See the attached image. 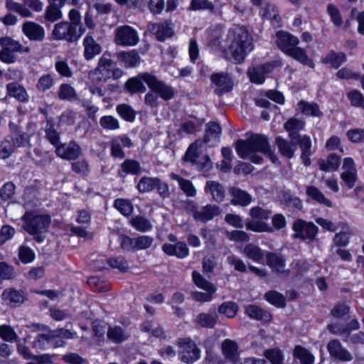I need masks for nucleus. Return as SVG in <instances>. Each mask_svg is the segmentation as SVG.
Wrapping results in <instances>:
<instances>
[{"instance_id":"48","label":"nucleus","mask_w":364,"mask_h":364,"mask_svg":"<svg viewBox=\"0 0 364 364\" xmlns=\"http://www.w3.org/2000/svg\"><path fill=\"white\" fill-rule=\"evenodd\" d=\"M132 228L139 232H147L152 228L150 220L142 215H136L129 221Z\"/></svg>"},{"instance_id":"59","label":"nucleus","mask_w":364,"mask_h":364,"mask_svg":"<svg viewBox=\"0 0 364 364\" xmlns=\"http://www.w3.org/2000/svg\"><path fill=\"white\" fill-rule=\"evenodd\" d=\"M114 205L124 215H129L133 211L132 203L128 200L116 199Z\"/></svg>"},{"instance_id":"37","label":"nucleus","mask_w":364,"mask_h":364,"mask_svg":"<svg viewBox=\"0 0 364 364\" xmlns=\"http://www.w3.org/2000/svg\"><path fill=\"white\" fill-rule=\"evenodd\" d=\"M170 176L178 182L180 188L187 196L194 197L196 195V189L191 181L183 178L175 173H171Z\"/></svg>"},{"instance_id":"19","label":"nucleus","mask_w":364,"mask_h":364,"mask_svg":"<svg viewBox=\"0 0 364 364\" xmlns=\"http://www.w3.org/2000/svg\"><path fill=\"white\" fill-rule=\"evenodd\" d=\"M11 142L14 146L24 147L29 144V136L16 124L10 122L9 124Z\"/></svg>"},{"instance_id":"62","label":"nucleus","mask_w":364,"mask_h":364,"mask_svg":"<svg viewBox=\"0 0 364 364\" xmlns=\"http://www.w3.org/2000/svg\"><path fill=\"white\" fill-rule=\"evenodd\" d=\"M206 134L204 137V141L205 143L210 141L212 138H216L221 132V128L220 125L216 122H210L208 124L206 129Z\"/></svg>"},{"instance_id":"31","label":"nucleus","mask_w":364,"mask_h":364,"mask_svg":"<svg viewBox=\"0 0 364 364\" xmlns=\"http://www.w3.org/2000/svg\"><path fill=\"white\" fill-rule=\"evenodd\" d=\"M117 59L123 63L125 66L130 68L137 66L140 62L139 54L136 50L122 51L117 54Z\"/></svg>"},{"instance_id":"21","label":"nucleus","mask_w":364,"mask_h":364,"mask_svg":"<svg viewBox=\"0 0 364 364\" xmlns=\"http://www.w3.org/2000/svg\"><path fill=\"white\" fill-rule=\"evenodd\" d=\"M162 250L169 256H176L179 259H184L189 255V250L184 242H178L174 245L164 243Z\"/></svg>"},{"instance_id":"3","label":"nucleus","mask_w":364,"mask_h":364,"mask_svg":"<svg viewBox=\"0 0 364 364\" xmlns=\"http://www.w3.org/2000/svg\"><path fill=\"white\" fill-rule=\"evenodd\" d=\"M299 43V38L289 33L281 31L277 34L276 44L279 49L301 64L314 68V63L308 56L306 51L297 46Z\"/></svg>"},{"instance_id":"4","label":"nucleus","mask_w":364,"mask_h":364,"mask_svg":"<svg viewBox=\"0 0 364 364\" xmlns=\"http://www.w3.org/2000/svg\"><path fill=\"white\" fill-rule=\"evenodd\" d=\"M22 220L26 223L23 226L24 230L30 235L33 236L37 242H43L45 238V233L51 223V219L48 215H36L32 217L26 213Z\"/></svg>"},{"instance_id":"1","label":"nucleus","mask_w":364,"mask_h":364,"mask_svg":"<svg viewBox=\"0 0 364 364\" xmlns=\"http://www.w3.org/2000/svg\"><path fill=\"white\" fill-rule=\"evenodd\" d=\"M235 149L240 158L249 159L255 164H260L263 160L262 156L256 154L257 151L267 155L273 163L277 161V157L269 146L268 138L263 134H251L246 140L238 139L235 142Z\"/></svg>"},{"instance_id":"27","label":"nucleus","mask_w":364,"mask_h":364,"mask_svg":"<svg viewBox=\"0 0 364 364\" xmlns=\"http://www.w3.org/2000/svg\"><path fill=\"white\" fill-rule=\"evenodd\" d=\"M317 163L319 168L322 171H336L341 164V157L335 153H331L326 160L319 159Z\"/></svg>"},{"instance_id":"20","label":"nucleus","mask_w":364,"mask_h":364,"mask_svg":"<svg viewBox=\"0 0 364 364\" xmlns=\"http://www.w3.org/2000/svg\"><path fill=\"white\" fill-rule=\"evenodd\" d=\"M1 299L11 306H18L24 302L26 296L21 290L9 288L3 291Z\"/></svg>"},{"instance_id":"6","label":"nucleus","mask_w":364,"mask_h":364,"mask_svg":"<svg viewBox=\"0 0 364 364\" xmlns=\"http://www.w3.org/2000/svg\"><path fill=\"white\" fill-rule=\"evenodd\" d=\"M186 211L191 214L195 220L207 223L219 215L221 209L216 205H207L198 208L193 201H188L186 206Z\"/></svg>"},{"instance_id":"2","label":"nucleus","mask_w":364,"mask_h":364,"mask_svg":"<svg viewBox=\"0 0 364 364\" xmlns=\"http://www.w3.org/2000/svg\"><path fill=\"white\" fill-rule=\"evenodd\" d=\"M228 50L236 63H242L253 49L252 38L244 26H235L228 31Z\"/></svg>"},{"instance_id":"30","label":"nucleus","mask_w":364,"mask_h":364,"mask_svg":"<svg viewBox=\"0 0 364 364\" xmlns=\"http://www.w3.org/2000/svg\"><path fill=\"white\" fill-rule=\"evenodd\" d=\"M275 144L277 146L279 152L283 156L287 159H291L294 156L296 150V146L289 141H287L281 136H277L275 139Z\"/></svg>"},{"instance_id":"49","label":"nucleus","mask_w":364,"mask_h":364,"mask_svg":"<svg viewBox=\"0 0 364 364\" xmlns=\"http://www.w3.org/2000/svg\"><path fill=\"white\" fill-rule=\"evenodd\" d=\"M107 334L108 338L116 343H122L129 337V335L119 326L109 327Z\"/></svg>"},{"instance_id":"55","label":"nucleus","mask_w":364,"mask_h":364,"mask_svg":"<svg viewBox=\"0 0 364 364\" xmlns=\"http://www.w3.org/2000/svg\"><path fill=\"white\" fill-rule=\"evenodd\" d=\"M0 46L1 48L13 53H18V50L21 49V43L8 36L0 38Z\"/></svg>"},{"instance_id":"16","label":"nucleus","mask_w":364,"mask_h":364,"mask_svg":"<svg viewBox=\"0 0 364 364\" xmlns=\"http://www.w3.org/2000/svg\"><path fill=\"white\" fill-rule=\"evenodd\" d=\"M327 350L330 355L342 361H350L353 360L352 354L337 339L330 341L327 344Z\"/></svg>"},{"instance_id":"36","label":"nucleus","mask_w":364,"mask_h":364,"mask_svg":"<svg viewBox=\"0 0 364 364\" xmlns=\"http://www.w3.org/2000/svg\"><path fill=\"white\" fill-rule=\"evenodd\" d=\"M55 335L52 331L38 334L33 341V347L41 350L48 349L55 341Z\"/></svg>"},{"instance_id":"15","label":"nucleus","mask_w":364,"mask_h":364,"mask_svg":"<svg viewBox=\"0 0 364 364\" xmlns=\"http://www.w3.org/2000/svg\"><path fill=\"white\" fill-rule=\"evenodd\" d=\"M289 136L292 140H297V144L301 151V159L304 166H309L311 164L310 156L314 153L311 149L312 144L310 136L307 135L301 136L299 134L294 133H290Z\"/></svg>"},{"instance_id":"56","label":"nucleus","mask_w":364,"mask_h":364,"mask_svg":"<svg viewBox=\"0 0 364 364\" xmlns=\"http://www.w3.org/2000/svg\"><path fill=\"white\" fill-rule=\"evenodd\" d=\"M238 309L237 305L232 301L225 302L218 308V312L225 315L228 318L235 316Z\"/></svg>"},{"instance_id":"41","label":"nucleus","mask_w":364,"mask_h":364,"mask_svg":"<svg viewBox=\"0 0 364 364\" xmlns=\"http://www.w3.org/2000/svg\"><path fill=\"white\" fill-rule=\"evenodd\" d=\"M55 85V79L53 74L46 73L39 77L36 84V90L40 92H46L51 90Z\"/></svg>"},{"instance_id":"46","label":"nucleus","mask_w":364,"mask_h":364,"mask_svg":"<svg viewBox=\"0 0 364 364\" xmlns=\"http://www.w3.org/2000/svg\"><path fill=\"white\" fill-rule=\"evenodd\" d=\"M156 182H159V178L143 176L139 179L136 188L141 193L150 192L156 188Z\"/></svg>"},{"instance_id":"61","label":"nucleus","mask_w":364,"mask_h":364,"mask_svg":"<svg viewBox=\"0 0 364 364\" xmlns=\"http://www.w3.org/2000/svg\"><path fill=\"white\" fill-rule=\"evenodd\" d=\"M327 12L336 26L340 27L343 24V21L340 11L334 4H330L327 6Z\"/></svg>"},{"instance_id":"17","label":"nucleus","mask_w":364,"mask_h":364,"mask_svg":"<svg viewBox=\"0 0 364 364\" xmlns=\"http://www.w3.org/2000/svg\"><path fill=\"white\" fill-rule=\"evenodd\" d=\"M210 80L219 87L215 90V94L219 96L230 91L233 87L232 80L225 73H214L210 76Z\"/></svg>"},{"instance_id":"28","label":"nucleus","mask_w":364,"mask_h":364,"mask_svg":"<svg viewBox=\"0 0 364 364\" xmlns=\"http://www.w3.org/2000/svg\"><path fill=\"white\" fill-rule=\"evenodd\" d=\"M338 225H341L342 231L336 233L333 239L334 245L331 246V250L333 251L334 246L343 247L348 244L350 237L353 234L350 228L343 223H340Z\"/></svg>"},{"instance_id":"33","label":"nucleus","mask_w":364,"mask_h":364,"mask_svg":"<svg viewBox=\"0 0 364 364\" xmlns=\"http://www.w3.org/2000/svg\"><path fill=\"white\" fill-rule=\"evenodd\" d=\"M150 30L154 33L159 41H163L173 35L172 28L168 22L151 24Z\"/></svg>"},{"instance_id":"43","label":"nucleus","mask_w":364,"mask_h":364,"mask_svg":"<svg viewBox=\"0 0 364 364\" xmlns=\"http://www.w3.org/2000/svg\"><path fill=\"white\" fill-rule=\"evenodd\" d=\"M298 108L304 114L306 115L318 117H321L323 116V113L320 110L318 105L314 102L309 103L301 100L298 103Z\"/></svg>"},{"instance_id":"47","label":"nucleus","mask_w":364,"mask_h":364,"mask_svg":"<svg viewBox=\"0 0 364 364\" xmlns=\"http://www.w3.org/2000/svg\"><path fill=\"white\" fill-rule=\"evenodd\" d=\"M306 194L316 202L323 204L327 207H332V202L326 198L321 191L316 186H310L306 188Z\"/></svg>"},{"instance_id":"38","label":"nucleus","mask_w":364,"mask_h":364,"mask_svg":"<svg viewBox=\"0 0 364 364\" xmlns=\"http://www.w3.org/2000/svg\"><path fill=\"white\" fill-rule=\"evenodd\" d=\"M242 252L246 257L256 262H259L264 257L263 250L253 243L246 245Z\"/></svg>"},{"instance_id":"22","label":"nucleus","mask_w":364,"mask_h":364,"mask_svg":"<svg viewBox=\"0 0 364 364\" xmlns=\"http://www.w3.org/2000/svg\"><path fill=\"white\" fill-rule=\"evenodd\" d=\"M229 194L232 197L230 203L234 205L247 206L251 203L250 194L238 187L230 188Z\"/></svg>"},{"instance_id":"58","label":"nucleus","mask_w":364,"mask_h":364,"mask_svg":"<svg viewBox=\"0 0 364 364\" xmlns=\"http://www.w3.org/2000/svg\"><path fill=\"white\" fill-rule=\"evenodd\" d=\"M18 257L23 264H28L34 260L35 252L29 247L21 245L18 249Z\"/></svg>"},{"instance_id":"29","label":"nucleus","mask_w":364,"mask_h":364,"mask_svg":"<svg viewBox=\"0 0 364 364\" xmlns=\"http://www.w3.org/2000/svg\"><path fill=\"white\" fill-rule=\"evenodd\" d=\"M144 74H149V73H143L139 74L136 77L129 78L125 83V88L130 94H136L139 92H145L146 87L144 85V82L141 77Z\"/></svg>"},{"instance_id":"5","label":"nucleus","mask_w":364,"mask_h":364,"mask_svg":"<svg viewBox=\"0 0 364 364\" xmlns=\"http://www.w3.org/2000/svg\"><path fill=\"white\" fill-rule=\"evenodd\" d=\"M115 67L116 63L112 59L111 54L109 52H105L100 58L97 67L92 71V73L97 76L96 81L105 82L112 77L114 79L119 77L122 70Z\"/></svg>"},{"instance_id":"25","label":"nucleus","mask_w":364,"mask_h":364,"mask_svg":"<svg viewBox=\"0 0 364 364\" xmlns=\"http://www.w3.org/2000/svg\"><path fill=\"white\" fill-rule=\"evenodd\" d=\"M267 264L274 271L281 273L289 274V269H284L285 259L279 254L269 252L266 256Z\"/></svg>"},{"instance_id":"7","label":"nucleus","mask_w":364,"mask_h":364,"mask_svg":"<svg viewBox=\"0 0 364 364\" xmlns=\"http://www.w3.org/2000/svg\"><path fill=\"white\" fill-rule=\"evenodd\" d=\"M85 32L82 27H76L68 21L56 23L53 30V35L56 40H65L69 43L76 42Z\"/></svg>"},{"instance_id":"12","label":"nucleus","mask_w":364,"mask_h":364,"mask_svg":"<svg viewBox=\"0 0 364 364\" xmlns=\"http://www.w3.org/2000/svg\"><path fill=\"white\" fill-rule=\"evenodd\" d=\"M282 66L279 60L265 63L262 65L253 66L248 69L247 76L251 82L255 84H263L265 81L266 75L272 73L277 68Z\"/></svg>"},{"instance_id":"18","label":"nucleus","mask_w":364,"mask_h":364,"mask_svg":"<svg viewBox=\"0 0 364 364\" xmlns=\"http://www.w3.org/2000/svg\"><path fill=\"white\" fill-rule=\"evenodd\" d=\"M24 35L31 41H42L45 38V30L33 21H26L22 25Z\"/></svg>"},{"instance_id":"32","label":"nucleus","mask_w":364,"mask_h":364,"mask_svg":"<svg viewBox=\"0 0 364 364\" xmlns=\"http://www.w3.org/2000/svg\"><path fill=\"white\" fill-rule=\"evenodd\" d=\"M222 350L227 359L233 363H237L239 353L238 346L235 341L230 339H225L222 343Z\"/></svg>"},{"instance_id":"11","label":"nucleus","mask_w":364,"mask_h":364,"mask_svg":"<svg viewBox=\"0 0 364 364\" xmlns=\"http://www.w3.org/2000/svg\"><path fill=\"white\" fill-rule=\"evenodd\" d=\"M22 1L23 4L7 0L6 6L9 10L15 11L24 18L32 16L30 9L36 12L43 10V4L41 0H22Z\"/></svg>"},{"instance_id":"39","label":"nucleus","mask_w":364,"mask_h":364,"mask_svg":"<svg viewBox=\"0 0 364 364\" xmlns=\"http://www.w3.org/2000/svg\"><path fill=\"white\" fill-rule=\"evenodd\" d=\"M8 94L17 99L20 102L28 100V95L26 89L17 82H10L6 85Z\"/></svg>"},{"instance_id":"45","label":"nucleus","mask_w":364,"mask_h":364,"mask_svg":"<svg viewBox=\"0 0 364 364\" xmlns=\"http://www.w3.org/2000/svg\"><path fill=\"white\" fill-rule=\"evenodd\" d=\"M294 356L300 360L301 364H313L315 359L314 355L309 350L301 346H295Z\"/></svg>"},{"instance_id":"40","label":"nucleus","mask_w":364,"mask_h":364,"mask_svg":"<svg viewBox=\"0 0 364 364\" xmlns=\"http://www.w3.org/2000/svg\"><path fill=\"white\" fill-rule=\"evenodd\" d=\"M0 338L6 343L21 341V338L14 328L9 324L0 325Z\"/></svg>"},{"instance_id":"64","label":"nucleus","mask_w":364,"mask_h":364,"mask_svg":"<svg viewBox=\"0 0 364 364\" xmlns=\"http://www.w3.org/2000/svg\"><path fill=\"white\" fill-rule=\"evenodd\" d=\"M304 127V122L296 118H291L284 124V128L290 133H294L301 130Z\"/></svg>"},{"instance_id":"14","label":"nucleus","mask_w":364,"mask_h":364,"mask_svg":"<svg viewBox=\"0 0 364 364\" xmlns=\"http://www.w3.org/2000/svg\"><path fill=\"white\" fill-rule=\"evenodd\" d=\"M55 152L63 159L74 161L82 154V149L75 141H70L68 143H61L57 146Z\"/></svg>"},{"instance_id":"57","label":"nucleus","mask_w":364,"mask_h":364,"mask_svg":"<svg viewBox=\"0 0 364 364\" xmlns=\"http://www.w3.org/2000/svg\"><path fill=\"white\" fill-rule=\"evenodd\" d=\"M347 98L353 107H360L364 109V96L358 90H351L347 93Z\"/></svg>"},{"instance_id":"10","label":"nucleus","mask_w":364,"mask_h":364,"mask_svg":"<svg viewBox=\"0 0 364 364\" xmlns=\"http://www.w3.org/2000/svg\"><path fill=\"white\" fill-rule=\"evenodd\" d=\"M292 235L294 239H300L303 241L312 242L316 239L318 233L317 226L312 222H308L303 219H296L292 225Z\"/></svg>"},{"instance_id":"24","label":"nucleus","mask_w":364,"mask_h":364,"mask_svg":"<svg viewBox=\"0 0 364 364\" xmlns=\"http://www.w3.org/2000/svg\"><path fill=\"white\" fill-rule=\"evenodd\" d=\"M205 192L210 194L213 200L218 203L223 201L225 196L224 186L215 181H208L205 183Z\"/></svg>"},{"instance_id":"44","label":"nucleus","mask_w":364,"mask_h":364,"mask_svg":"<svg viewBox=\"0 0 364 364\" xmlns=\"http://www.w3.org/2000/svg\"><path fill=\"white\" fill-rule=\"evenodd\" d=\"M192 279L198 288L205 291L215 292L217 291L215 286L205 279L200 273L197 271L192 272Z\"/></svg>"},{"instance_id":"26","label":"nucleus","mask_w":364,"mask_h":364,"mask_svg":"<svg viewBox=\"0 0 364 364\" xmlns=\"http://www.w3.org/2000/svg\"><path fill=\"white\" fill-rule=\"evenodd\" d=\"M142 173V168L139 161L134 159H126L121 164V171L118 175L124 177L127 174L140 175Z\"/></svg>"},{"instance_id":"34","label":"nucleus","mask_w":364,"mask_h":364,"mask_svg":"<svg viewBox=\"0 0 364 364\" xmlns=\"http://www.w3.org/2000/svg\"><path fill=\"white\" fill-rule=\"evenodd\" d=\"M218 322V315L215 312L200 313L197 315L195 323L206 328H213Z\"/></svg>"},{"instance_id":"42","label":"nucleus","mask_w":364,"mask_h":364,"mask_svg":"<svg viewBox=\"0 0 364 364\" xmlns=\"http://www.w3.org/2000/svg\"><path fill=\"white\" fill-rule=\"evenodd\" d=\"M346 61V55L344 53L331 51L323 59V63L330 64L335 69L338 68L343 63Z\"/></svg>"},{"instance_id":"53","label":"nucleus","mask_w":364,"mask_h":364,"mask_svg":"<svg viewBox=\"0 0 364 364\" xmlns=\"http://www.w3.org/2000/svg\"><path fill=\"white\" fill-rule=\"evenodd\" d=\"M264 355L272 364H282L284 359L282 350L279 348L267 349L264 351Z\"/></svg>"},{"instance_id":"23","label":"nucleus","mask_w":364,"mask_h":364,"mask_svg":"<svg viewBox=\"0 0 364 364\" xmlns=\"http://www.w3.org/2000/svg\"><path fill=\"white\" fill-rule=\"evenodd\" d=\"M82 44L84 46V57L87 60L92 59L102 51L101 46L90 34L85 36Z\"/></svg>"},{"instance_id":"51","label":"nucleus","mask_w":364,"mask_h":364,"mask_svg":"<svg viewBox=\"0 0 364 364\" xmlns=\"http://www.w3.org/2000/svg\"><path fill=\"white\" fill-rule=\"evenodd\" d=\"M61 8L62 7H60L58 6L49 4L45 10V20L53 23L60 19L63 17V14L60 11Z\"/></svg>"},{"instance_id":"63","label":"nucleus","mask_w":364,"mask_h":364,"mask_svg":"<svg viewBox=\"0 0 364 364\" xmlns=\"http://www.w3.org/2000/svg\"><path fill=\"white\" fill-rule=\"evenodd\" d=\"M200 157L198 151L197 141L192 143L188 148L184 159L186 161L191 163L193 165L198 161V159Z\"/></svg>"},{"instance_id":"35","label":"nucleus","mask_w":364,"mask_h":364,"mask_svg":"<svg viewBox=\"0 0 364 364\" xmlns=\"http://www.w3.org/2000/svg\"><path fill=\"white\" fill-rule=\"evenodd\" d=\"M245 314L251 318L265 322L269 321L272 318L269 312L256 305L247 306L245 308Z\"/></svg>"},{"instance_id":"50","label":"nucleus","mask_w":364,"mask_h":364,"mask_svg":"<svg viewBox=\"0 0 364 364\" xmlns=\"http://www.w3.org/2000/svg\"><path fill=\"white\" fill-rule=\"evenodd\" d=\"M57 95L60 100L71 101L76 97V92L70 85L63 83L60 85Z\"/></svg>"},{"instance_id":"9","label":"nucleus","mask_w":364,"mask_h":364,"mask_svg":"<svg viewBox=\"0 0 364 364\" xmlns=\"http://www.w3.org/2000/svg\"><path fill=\"white\" fill-rule=\"evenodd\" d=\"M181 360L187 364H192L200 358V350L196 343L188 337L181 338L177 341Z\"/></svg>"},{"instance_id":"54","label":"nucleus","mask_w":364,"mask_h":364,"mask_svg":"<svg viewBox=\"0 0 364 364\" xmlns=\"http://www.w3.org/2000/svg\"><path fill=\"white\" fill-rule=\"evenodd\" d=\"M117 112L126 121L132 122L136 118V113L131 106L127 104L119 105Z\"/></svg>"},{"instance_id":"8","label":"nucleus","mask_w":364,"mask_h":364,"mask_svg":"<svg viewBox=\"0 0 364 364\" xmlns=\"http://www.w3.org/2000/svg\"><path fill=\"white\" fill-rule=\"evenodd\" d=\"M141 77L149 88L165 101L171 100L175 96L174 88L160 80L153 74H144Z\"/></svg>"},{"instance_id":"60","label":"nucleus","mask_w":364,"mask_h":364,"mask_svg":"<svg viewBox=\"0 0 364 364\" xmlns=\"http://www.w3.org/2000/svg\"><path fill=\"white\" fill-rule=\"evenodd\" d=\"M100 124L103 129L108 130H115L119 128V120L111 115L101 117Z\"/></svg>"},{"instance_id":"52","label":"nucleus","mask_w":364,"mask_h":364,"mask_svg":"<svg viewBox=\"0 0 364 364\" xmlns=\"http://www.w3.org/2000/svg\"><path fill=\"white\" fill-rule=\"evenodd\" d=\"M264 299L277 307H284L286 306V300L284 296L276 291H269L265 293Z\"/></svg>"},{"instance_id":"13","label":"nucleus","mask_w":364,"mask_h":364,"mask_svg":"<svg viewBox=\"0 0 364 364\" xmlns=\"http://www.w3.org/2000/svg\"><path fill=\"white\" fill-rule=\"evenodd\" d=\"M139 37L137 31L132 27L125 25L117 26L114 30V41L122 46H134L138 43Z\"/></svg>"}]
</instances>
